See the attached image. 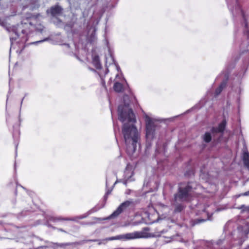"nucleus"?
Here are the masks:
<instances>
[{
  "mask_svg": "<svg viewBox=\"0 0 249 249\" xmlns=\"http://www.w3.org/2000/svg\"><path fill=\"white\" fill-rule=\"evenodd\" d=\"M118 111V119L121 122L131 123V124L124 123L122 128V133L126 146V152L131 155L135 152L137 143L140 139L138 130L134 125L136 122L135 115L132 109L127 106H119Z\"/></svg>",
  "mask_w": 249,
  "mask_h": 249,
  "instance_id": "obj_1",
  "label": "nucleus"
},
{
  "mask_svg": "<svg viewBox=\"0 0 249 249\" xmlns=\"http://www.w3.org/2000/svg\"><path fill=\"white\" fill-rule=\"evenodd\" d=\"M192 187L187 185L185 187H179L178 192L174 195V198L176 201H187L190 196V192Z\"/></svg>",
  "mask_w": 249,
  "mask_h": 249,
  "instance_id": "obj_2",
  "label": "nucleus"
},
{
  "mask_svg": "<svg viewBox=\"0 0 249 249\" xmlns=\"http://www.w3.org/2000/svg\"><path fill=\"white\" fill-rule=\"evenodd\" d=\"M155 131L154 123L149 117L146 119V137L147 139L152 138Z\"/></svg>",
  "mask_w": 249,
  "mask_h": 249,
  "instance_id": "obj_3",
  "label": "nucleus"
},
{
  "mask_svg": "<svg viewBox=\"0 0 249 249\" xmlns=\"http://www.w3.org/2000/svg\"><path fill=\"white\" fill-rule=\"evenodd\" d=\"M132 203V201L126 200L121 203L117 209L110 215V217L113 218L118 216L122 213L125 211Z\"/></svg>",
  "mask_w": 249,
  "mask_h": 249,
  "instance_id": "obj_4",
  "label": "nucleus"
},
{
  "mask_svg": "<svg viewBox=\"0 0 249 249\" xmlns=\"http://www.w3.org/2000/svg\"><path fill=\"white\" fill-rule=\"evenodd\" d=\"M141 236H140V234L138 232L135 233H128L124 235H118L117 236H114L110 237L108 240H117L120 239H133L135 238H139Z\"/></svg>",
  "mask_w": 249,
  "mask_h": 249,
  "instance_id": "obj_5",
  "label": "nucleus"
},
{
  "mask_svg": "<svg viewBox=\"0 0 249 249\" xmlns=\"http://www.w3.org/2000/svg\"><path fill=\"white\" fill-rule=\"evenodd\" d=\"M227 125V121L224 119L217 127H213L211 131L212 133H223Z\"/></svg>",
  "mask_w": 249,
  "mask_h": 249,
  "instance_id": "obj_6",
  "label": "nucleus"
},
{
  "mask_svg": "<svg viewBox=\"0 0 249 249\" xmlns=\"http://www.w3.org/2000/svg\"><path fill=\"white\" fill-rule=\"evenodd\" d=\"M63 8L58 5H55L50 7L49 10H47V12L50 13L52 16L56 17L60 16L63 13Z\"/></svg>",
  "mask_w": 249,
  "mask_h": 249,
  "instance_id": "obj_7",
  "label": "nucleus"
},
{
  "mask_svg": "<svg viewBox=\"0 0 249 249\" xmlns=\"http://www.w3.org/2000/svg\"><path fill=\"white\" fill-rule=\"evenodd\" d=\"M241 13L243 18L244 19V22L245 24L244 30V34L246 35L248 39H249V29L248 27L247 19L246 17L245 13L243 10H241Z\"/></svg>",
  "mask_w": 249,
  "mask_h": 249,
  "instance_id": "obj_8",
  "label": "nucleus"
},
{
  "mask_svg": "<svg viewBox=\"0 0 249 249\" xmlns=\"http://www.w3.org/2000/svg\"><path fill=\"white\" fill-rule=\"evenodd\" d=\"M114 90L117 92H121L124 89V87L122 84L120 82H115L113 86Z\"/></svg>",
  "mask_w": 249,
  "mask_h": 249,
  "instance_id": "obj_9",
  "label": "nucleus"
},
{
  "mask_svg": "<svg viewBox=\"0 0 249 249\" xmlns=\"http://www.w3.org/2000/svg\"><path fill=\"white\" fill-rule=\"evenodd\" d=\"M243 161L245 166H249V153L248 151L244 152Z\"/></svg>",
  "mask_w": 249,
  "mask_h": 249,
  "instance_id": "obj_10",
  "label": "nucleus"
},
{
  "mask_svg": "<svg viewBox=\"0 0 249 249\" xmlns=\"http://www.w3.org/2000/svg\"><path fill=\"white\" fill-rule=\"evenodd\" d=\"M226 85V82H222L220 85L218 86L217 88L215 90V95H218L222 92L224 88L225 87Z\"/></svg>",
  "mask_w": 249,
  "mask_h": 249,
  "instance_id": "obj_11",
  "label": "nucleus"
},
{
  "mask_svg": "<svg viewBox=\"0 0 249 249\" xmlns=\"http://www.w3.org/2000/svg\"><path fill=\"white\" fill-rule=\"evenodd\" d=\"M92 63L97 69H99L101 67L99 56H94L92 59Z\"/></svg>",
  "mask_w": 249,
  "mask_h": 249,
  "instance_id": "obj_12",
  "label": "nucleus"
},
{
  "mask_svg": "<svg viewBox=\"0 0 249 249\" xmlns=\"http://www.w3.org/2000/svg\"><path fill=\"white\" fill-rule=\"evenodd\" d=\"M203 140L207 143L210 142L212 140V136L209 132H206L203 136Z\"/></svg>",
  "mask_w": 249,
  "mask_h": 249,
  "instance_id": "obj_13",
  "label": "nucleus"
},
{
  "mask_svg": "<svg viewBox=\"0 0 249 249\" xmlns=\"http://www.w3.org/2000/svg\"><path fill=\"white\" fill-rule=\"evenodd\" d=\"M185 206L181 204H177L175 208L174 211L175 213H180L181 212L184 208Z\"/></svg>",
  "mask_w": 249,
  "mask_h": 249,
  "instance_id": "obj_14",
  "label": "nucleus"
},
{
  "mask_svg": "<svg viewBox=\"0 0 249 249\" xmlns=\"http://www.w3.org/2000/svg\"><path fill=\"white\" fill-rule=\"evenodd\" d=\"M205 221V220H204V219L198 220V223H199L200 222H203V221Z\"/></svg>",
  "mask_w": 249,
  "mask_h": 249,
  "instance_id": "obj_15",
  "label": "nucleus"
},
{
  "mask_svg": "<svg viewBox=\"0 0 249 249\" xmlns=\"http://www.w3.org/2000/svg\"><path fill=\"white\" fill-rule=\"evenodd\" d=\"M246 167L248 168V169L249 171V166H246Z\"/></svg>",
  "mask_w": 249,
  "mask_h": 249,
  "instance_id": "obj_16",
  "label": "nucleus"
}]
</instances>
